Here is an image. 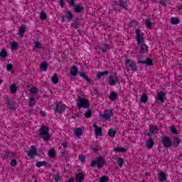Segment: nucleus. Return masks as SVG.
Wrapping results in <instances>:
<instances>
[{
    "instance_id": "48",
    "label": "nucleus",
    "mask_w": 182,
    "mask_h": 182,
    "mask_svg": "<svg viewBox=\"0 0 182 182\" xmlns=\"http://www.w3.org/2000/svg\"><path fill=\"white\" fill-rule=\"evenodd\" d=\"M84 116L87 117V119L92 117V110L88 109L87 112L84 114Z\"/></svg>"
},
{
    "instance_id": "63",
    "label": "nucleus",
    "mask_w": 182,
    "mask_h": 182,
    "mask_svg": "<svg viewBox=\"0 0 182 182\" xmlns=\"http://www.w3.org/2000/svg\"><path fill=\"white\" fill-rule=\"evenodd\" d=\"M160 4L161 6H165V8L167 6V4H166V2L164 1H161Z\"/></svg>"
},
{
    "instance_id": "13",
    "label": "nucleus",
    "mask_w": 182,
    "mask_h": 182,
    "mask_svg": "<svg viewBox=\"0 0 182 182\" xmlns=\"http://www.w3.org/2000/svg\"><path fill=\"white\" fill-rule=\"evenodd\" d=\"M73 9L75 14H82L85 12V7L82 6L80 4H76L74 6Z\"/></svg>"
},
{
    "instance_id": "29",
    "label": "nucleus",
    "mask_w": 182,
    "mask_h": 182,
    "mask_svg": "<svg viewBox=\"0 0 182 182\" xmlns=\"http://www.w3.org/2000/svg\"><path fill=\"white\" fill-rule=\"evenodd\" d=\"M51 81L54 85H58V83H59V77H58V73H54L51 78Z\"/></svg>"
},
{
    "instance_id": "3",
    "label": "nucleus",
    "mask_w": 182,
    "mask_h": 182,
    "mask_svg": "<svg viewBox=\"0 0 182 182\" xmlns=\"http://www.w3.org/2000/svg\"><path fill=\"white\" fill-rule=\"evenodd\" d=\"M106 164V160H105V158L103 156H98V159L96 161V159H94L90 164V167H96L97 166V168H102V167H105V165Z\"/></svg>"
},
{
    "instance_id": "43",
    "label": "nucleus",
    "mask_w": 182,
    "mask_h": 182,
    "mask_svg": "<svg viewBox=\"0 0 182 182\" xmlns=\"http://www.w3.org/2000/svg\"><path fill=\"white\" fill-rule=\"evenodd\" d=\"M74 133H75V136H77V137H79V136H82V129L77 128Z\"/></svg>"
},
{
    "instance_id": "39",
    "label": "nucleus",
    "mask_w": 182,
    "mask_h": 182,
    "mask_svg": "<svg viewBox=\"0 0 182 182\" xmlns=\"http://www.w3.org/2000/svg\"><path fill=\"white\" fill-rule=\"evenodd\" d=\"M16 90H18V87H16V85L13 84L10 86V92L11 93H16Z\"/></svg>"
},
{
    "instance_id": "1",
    "label": "nucleus",
    "mask_w": 182,
    "mask_h": 182,
    "mask_svg": "<svg viewBox=\"0 0 182 182\" xmlns=\"http://www.w3.org/2000/svg\"><path fill=\"white\" fill-rule=\"evenodd\" d=\"M135 33L136 35V42L138 45H141L139 49V53H141V55L139 56V58L143 59V57L146 56L147 55V52H149V46L144 44V34L141 33L140 29H136L135 31Z\"/></svg>"
},
{
    "instance_id": "19",
    "label": "nucleus",
    "mask_w": 182,
    "mask_h": 182,
    "mask_svg": "<svg viewBox=\"0 0 182 182\" xmlns=\"http://www.w3.org/2000/svg\"><path fill=\"white\" fill-rule=\"evenodd\" d=\"M95 130V136H102V127H99L96 124H93Z\"/></svg>"
},
{
    "instance_id": "26",
    "label": "nucleus",
    "mask_w": 182,
    "mask_h": 182,
    "mask_svg": "<svg viewBox=\"0 0 182 182\" xmlns=\"http://www.w3.org/2000/svg\"><path fill=\"white\" fill-rule=\"evenodd\" d=\"M76 180L77 182H82L85 180V174L83 173H79L76 175Z\"/></svg>"
},
{
    "instance_id": "45",
    "label": "nucleus",
    "mask_w": 182,
    "mask_h": 182,
    "mask_svg": "<svg viewBox=\"0 0 182 182\" xmlns=\"http://www.w3.org/2000/svg\"><path fill=\"white\" fill-rule=\"evenodd\" d=\"M28 103H29L30 107H33V106H35V105H36L35 98L31 97L29 101H28Z\"/></svg>"
},
{
    "instance_id": "33",
    "label": "nucleus",
    "mask_w": 182,
    "mask_h": 182,
    "mask_svg": "<svg viewBox=\"0 0 182 182\" xmlns=\"http://www.w3.org/2000/svg\"><path fill=\"white\" fill-rule=\"evenodd\" d=\"M9 157H10L11 159H14V157H15V154L6 151V154L4 156V159H8Z\"/></svg>"
},
{
    "instance_id": "64",
    "label": "nucleus",
    "mask_w": 182,
    "mask_h": 182,
    "mask_svg": "<svg viewBox=\"0 0 182 182\" xmlns=\"http://www.w3.org/2000/svg\"><path fill=\"white\" fill-rule=\"evenodd\" d=\"M76 117H79V112L74 114V116L72 117V119H76Z\"/></svg>"
},
{
    "instance_id": "32",
    "label": "nucleus",
    "mask_w": 182,
    "mask_h": 182,
    "mask_svg": "<svg viewBox=\"0 0 182 182\" xmlns=\"http://www.w3.org/2000/svg\"><path fill=\"white\" fill-rule=\"evenodd\" d=\"M147 100H149V97H147V94L143 93L141 96V103H147Z\"/></svg>"
},
{
    "instance_id": "28",
    "label": "nucleus",
    "mask_w": 182,
    "mask_h": 182,
    "mask_svg": "<svg viewBox=\"0 0 182 182\" xmlns=\"http://www.w3.org/2000/svg\"><path fill=\"white\" fill-rule=\"evenodd\" d=\"M80 77H82V79H85L87 83H92V80L86 75L85 73H80Z\"/></svg>"
},
{
    "instance_id": "4",
    "label": "nucleus",
    "mask_w": 182,
    "mask_h": 182,
    "mask_svg": "<svg viewBox=\"0 0 182 182\" xmlns=\"http://www.w3.org/2000/svg\"><path fill=\"white\" fill-rule=\"evenodd\" d=\"M77 107L78 109H89L90 104L89 103V100L80 97V95L77 96Z\"/></svg>"
},
{
    "instance_id": "40",
    "label": "nucleus",
    "mask_w": 182,
    "mask_h": 182,
    "mask_svg": "<svg viewBox=\"0 0 182 182\" xmlns=\"http://www.w3.org/2000/svg\"><path fill=\"white\" fill-rule=\"evenodd\" d=\"M0 56L1 58H3V59H5V58L8 56V53L6 52V50H5V48L2 49L1 52L0 53Z\"/></svg>"
},
{
    "instance_id": "20",
    "label": "nucleus",
    "mask_w": 182,
    "mask_h": 182,
    "mask_svg": "<svg viewBox=\"0 0 182 182\" xmlns=\"http://www.w3.org/2000/svg\"><path fill=\"white\" fill-rule=\"evenodd\" d=\"M154 146V141H153V137H150L146 140V147L147 149H153Z\"/></svg>"
},
{
    "instance_id": "35",
    "label": "nucleus",
    "mask_w": 182,
    "mask_h": 182,
    "mask_svg": "<svg viewBox=\"0 0 182 182\" xmlns=\"http://www.w3.org/2000/svg\"><path fill=\"white\" fill-rule=\"evenodd\" d=\"M171 23L172 25H178V23H180V18H176V17H172L171 18Z\"/></svg>"
},
{
    "instance_id": "6",
    "label": "nucleus",
    "mask_w": 182,
    "mask_h": 182,
    "mask_svg": "<svg viewBox=\"0 0 182 182\" xmlns=\"http://www.w3.org/2000/svg\"><path fill=\"white\" fill-rule=\"evenodd\" d=\"M162 144L165 149H168L173 146V141L167 136H164L161 139Z\"/></svg>"
},
{
    "instance_id": "14",
    "label": "nucleus",
    "mask_w": 182,
    "mask_h": 182,
    "mask_svg": "<svg viewBox=\"0 0 182 182\" xmlns=\"http://www.w3.org/2000/svg\"><path fill=\"white\" fill-rule=\"evenodd\" d=\"M114 5L119 6V8H124V9H127V2L124 0H119V2L114 1Z\"/></svg>"
},
{
    "instance_id": "9",
    "label": "nucleus",
    "mask_w": 182,
    "mask_h": 182,
    "mask_svg": "<svg viewBox=\"0 0 182 182\" xmlns=\"http://www.w3.org/2000/svg\"><path fill=\"white\" fill-rule=\"evenodd\" d=\"M79 26H80V18L79 17H75L70 24V28H73V29H79Z\"/></svg>"
},
{
    "instance_id": "11",
    "label": "nucleus",
    "mask_w": 182,
    "mask_h": 182,
    "mask_svg": "<svg viewBox=\"0 0 182 182\" xmlns=\"http://www.w3.org/2000/svg\"><path fill=\"white\" fill-rule=\"evenodd\" d=\"M138 63H142L143 65H146V66H154V63H153V59L150 58H147L146 60L141 61V60H138Z\"/></svg>"
},
{
    "instance_id": "21",
    "label": "nucleus",
    "mask_w": 182,
    "mask_h": 182,
    "mask_svg": "<svg viewBox=\"0 0 182 182\" xmlns=\"http://www.w3.org/2000/svg\"><path fill=\"white\" fill-rule=\"evenodd\" d=\"M26 31V26L21 25L18 30V35H21V38H23V34L25 33Z\"/></svg>"
},
{
    "instance_id": "30",
    "label": "nucleus",
    "mask_w": 182,
    "mask_h": 182,
    "mask_svg": "<svg viewBox=\"0 0 182 182\" xmlns=\"http://www.w3.org/2000/svg\"><path fill=\"white\" fill-rule=\"evenodd\" d=\"M149 131L151 132V133H154L155 134H157V133H159V128H157L156 125H151L149 127Z\"/></svg>"
},
{
    "instance_id": "52",
    "label": "nucleus",
    "mask_w": 182,
    "mask_h": 182,
    "mask_svg": "<svg viewBox=\"0 0 182 182\" xmlns=\"http://www.w3.org/2000/svg\"><path fill=\"white\" fill-rule=\"evenodd\" d=\"M7 106L10 110H16V107L14 105V102L11 104H9Z\"/></svg>"
},
{
    "instance_id": "38",
    "label": "nucleus",
    "mask_w": 182,
    "mask_h": 182,
    "mask_svg": "<svg viewBox=\"0 0 182 182\" xmlns=\"http://www.w3.org/2000/svg\"><path fill=\"white\" fill-rule=\"evenodd\" d=\"M41 43L39 41H34L33 45V49L35 50V49H41Z\"/></svg>"
},
{
    "instance_id": "61",
    "label": "nucleus",
    "mask_w": 182,
    "mask_h": 182,
    "mask_svg": "<svg viewBox=\"0 0 182 182\" xmlns=\"http://www.w3.org/2000/svg\"><path fill=\"white\" fill-rule=\"evenodd\" d=\"M55 181L54 182H59V174H57L55 177L54 178Z\"/></svg>"
},
{
    "instance_id": "57",
    "label": "nucleus",
    "mask_w": 182,
    "mask_h": 182,
    "mask_svg": "<svg viewBox=\"0 0 182 182\" xmlns=\"http://www.w3.org/2000/svg\"><path fill=\"white\" fill-rule=\"evenodd\" d=\"M14 66L12 64H7L6 69L9 72L13 69Z\"/></svg>"
},
{
    "instance_id": "37",
    "label": "nucleus",
    "mask_w": 182,
    "mask_h": 182,
    "mask_svg": "<svg viewBox=\"0 0 182 182\" xmlns=\"http://www.w3.org/2000/svg\"><path fill=\"white\" fill-rule=\"evenodd\" d=\"M4 101L6 103V105L8 106L9 105H11L12 102H14V100L9 99L8 97H4Z\"/></svg>"
},
{
    "instance_id": "59",
    "label": "nucleus",
    "mask_w": 182,
    "mask_h": 182,
    "mask_svg": "<svg viewBox=\"0 0 182 182\" xmlns=\"http://www.w3.org/2000/svg\"><path fill=\"white\" fill-rule=\"evenodd\" d=\"M61 155L63 156V157H68V153H66V151L64 150L63 152H61Z\"/></svg>"
},
{
    "instance_id": "18",
    "label": "nucleus",
    "mask_w": 182,
    "mask_h": 182,
    "mask_svg": "<svg viewBox=\"0 0 182 182\" xmlns=\"http://www.w3.org/2000/svg\"><path fill=\"white\" fill-rule=\"evenodd\" d=\"M158 180L159 181H161V182L167 181V176H166V173L160 172L159 173Z\"/></svg>"
},
{
    "instance_id": "55",
    "label": "nucleus",
    "mask_w": 182,
    "mask_h": 182,
    "mask_svg": "<svg viewBox=\"0 0 182 182\" xmlns=\"http://www.w3.org/2000/svg\"><path fill=\"white\" fill-rule=\"evenodd\" d=\"M17 164H18V161H16V159L11 160L10 163V166H11V167H15Z\"/></svg>"
},
{
    "instance_id": "24",
    "label": "nucleus",
    "mask_w": 182,
    "mask_h": 182,
    "mask_svg": "<svg viewBox=\"0 0 182 182\" xmlns=\"http://www.w3.org/2000/svg\"><path fill=\"white\" fill-rule=\"evenodd\" d=\"M40 69L43 72H46L48 70V63L46 61L41 62Z\"/></svg>"
},
{
    "instance_id": "5",
    "label": "nucleus",
    "mask_w": 182,
    "mask_h": 182,
    "mask_svg": "<svg viewBox=\"0 0 182 182\" xmlns=\"http://www.w3.org/2000/svg\"><path fill=\"white\" fill-rule=\"evenodd\" d=\"M53 110L55 113L62 114L65 110H66V105H63L59 102H55L54 105H51Z\"/></svg>"
},
{
    "instance_id": "23",
    "label": "nucleus",
    "mask_w": 182,
    "mask_h": 182,
    "mask_svg": "<svg viewBox=\"0 0 182 182\" xmlns=\"http://www.w3.org/2000/svg\"><path fill=\"white\" fill-rule=\"evenodd\" d=\"M71 76H76L77 75V67L75 65H73V67L70 70Z\"/></svg>"
},
{
    "instance_id": "8",
    "label": "nucleus",
    "mask_w": 182,
    "mask_h": 182,
    "mask_svg": "<svg viewBox=\"0 0 182 182\" xmlns=\"http://www.w3.org/2000/svg\"><path fill=\"white\" fill-rule=\"evenodd\" d=\"M126 65L131 69V70H134V72H137V65L134 64L133 60L131 59H127L126 60Z\"/></svg>"
},
{
    "instance_id": "47",
    "label": "nucleus",
    "mask_w": 182,
    "mask_h": 182,
    "mask_svg": "<svg viewBox=\"0 0 182 182\" xmlns=\"http://www.w3.org/2000/svg\"><path fill=\"white\" fill-rule=\"evenodd\" d=\"M124 163V159H123V158H119L117 160V164L120 166V167H123V164Z\"/></svg>"
},
{
    "instance_id": "16",
    "label": "nucleus",
    "mask_w": 182,
    "mask_h": 182,
    "mask_svg": "<svg viewBox=\"0 0 182 182\" xmlns=\"http://www.w3.org/2000/svg\"><path fill=\"white\" fill-rule=\"evenodd\" d=\"M65 18H66L69 22H70V21H73V18H75V16H73V12L72 11H65Z\"/></svg>"
},
{
    "instance_id": "17",
    "label": "nucleus",
    "mask_w": 182,
    "mask_h": 182,
    "mask_svg": "<svg viewBox=\"0 0 182 182\" xmlns=\"http://www.w3.org/2000/svg\"><path fill=\"white\" fill-rule=\"evenodd\" d=\"M36 166V167H38V168L42 167V166H45V167H47V168H50V167H52L50 164H49L48 162H46L45 161L37 162Z\"/></svg>"
},
{
    "instance_id": "31",
    "label": "nucleus",
    "mask_w": 182,
    "mask_h": 182,
    "mask_svg": "<svg viewBox=\"0 0 182 182\" xmlns=\"http://www.w3.org/2000/svg\"><path fill=\"white\" fill-rule=\"evenodd\" d=\"M116 133H117L116 129L110 128L108 131V136H109V137H114V136H116Z\"/></svg>"
},
{
    "instance_id": "36",
    "label": "nucleus",
    "mask_w": 182,
    "mask_h": 182,
    "mask_svg": "<svg viewBox=\"0 0 182 182\" xmlns=\"http://www.w3.org/2000/svg\"><path fill=\"white\" fill-rule=\"evenodd\" d=\"M48 156H49V157H50L51 159H55V157H56V151H55V149H51L48 151Z\"/></svg>"
},
{
    "instance_id": "41",
    "label": "nucleus",
    "mask_w": 182,
    "mask_h": 182,
    "mask_svg": "<svg viewBox=\"0 0 182 182\" xmlns=\"http://www.w3.org/2000/svg\"><path fill=\"white\" fill-rule=\"evenodd\" d=\"M114 151H115V153H126V149L124 148H114Z\"/></svg>"
},
{
    "instance_id": "50",
    "label": "nucleus",
    "mask_w": 182,
    "mask_h": 182,
    "mask_svg": "<svg viewBox=\"0 0 182 182\" xmlns=\"http://www.w3.org/2000/svg\"><path fill=\"white\" fill-rule=\"evenodd\" d=\"M151 25H153V23H151V22L150 21V19H147L146 20V27L148 28V29H150L151 28Z\"/></svg>"
},
{
    "instance_id": "56",
    "label": "nucleus",
    "mask_w": 182,
    "mask_h": 182,
    "mask_svg": "<svg viewBox=\"0 0 182 182\" xmlns=\"http://www.w3.org/2000/svg\"><path fill=\"white\" fill-rule=\"evenodd\" d=\"M130 26H137L139 25L138 21H131L129 23Z\"/></svg>"
},
{
    "instance_id": "46",
    "label": "nucleus",
    "mask_w": 182,
    "mask_h": 182,
    "mask_svg": "<svg viewBox=\"0 0 182 182\" xmlns=\"http://www.w3.org/2000/svg\"><path fill=\"white\" fill-rule=\"evenodd\" d=\"M11 47L13 50H16V49H18V43H16V41L11 43Z\"/></svg>"
},
{
    "instance_id": "27",
    "label": "nucleus",
    "mask_w": 182,
    "mask_h": 182,
    "mask_svg": "<svg viewBox=\"0 0 182 182\" xmlns=\"http://www.w3.org/2000/svg\"><path fill=\"white\" fill-rule=\"evenodd\" d=\"M106 75H109V71L99 72L97 74L96 79H102L103 76H106Z\"/></svg>"
},
{
    "instance_id": "22",
    "label": "nucleus",
    "mask_w": 182,
    "mask_h": 182,
    "mask_svg": "<svg viewBox=\"0 0 182 182\" xmlns=\"http://www.w3.org/2000/svg\"><path fill=\"white\" fill-rule=\"evenodd\" d=\"M180 143H181V139L178 137H175L173 138L172 146H173V147H178V146H180Z\"/></svg>"
},
{
    "instance_id": "2",
    "label": "nucleus",
    "mask_w": 182,
    "mask_h": 182,
    "mask_svg": "<svg viewBox=\"0 0 182 182\" xmlns=\"http://www.w3.org/2000/svg\"><path fill=\"white\" fill-rule=\"evenodd\" d=\"M38 133L44 141H49L50 140V134H49V127L48 126H42L39 129Z\"/></svg>"
},
{
    "instance_id": "44",
    "label": "nucleus",
    "mask_w": 182,
    "mask_h": 182,
    "mask_svg": "<svg viewBox=\"0 0 182 182\" xmlns=\"http://www.w3.org/2000/svg\"><path fill=\"white\" fill-rule=\"evenodd\" d=\"M47 18H48V16L46 15V13L41 12L40 14V19H41V21H45Z\"/></svg>"
},
{
    "instance_id": "10",
    "label": "nucleus",
    "mask_w": 182,
    "mask_h": 182,
    "mask_svg": "<svg viewBox=\"0 0 182 182\" xmlns=\"http://www.w3.org/2000/svg\"><path fill=\"white\" fill-rule=\"evenodd\" d=\"M108 82L109 85L111 86H114L116 85L117 82H119V77H117V76L111 75L108 78Z\"/></svg>"
},
{
    "instance_id": "42",
    "label": "nucleus",
    "mask_w": 182,
    "mask_h": 182,
    "mask_svg": "<svg viewBox=\"0 0 182 182\" xmlns=\"http://www.w3.org/2000/svg\"><path fill=\"white\" fill-rule=\"evenodd\" d=\"M170 130L172 134H177L178 133V131L176 129V127L173 125L170 127Z\"/></svg>"
},
{
    "instance_id": "51",
    "label": "nucleus",
    "mask_w": 182,
    "mask_h": 182,
    "mask_svg": "<svg viewBox=\"0 0 182 182\" xmlns=\"http://www.w3.org/2000/svg\"><path fill=\"white\" fill-rule=\"evenodd\" d=\"M38 93V87H33L31 88V95H36Z\"/></svg>"
},
{
    "instance_id": "25",
    "label": "nucleus",
    "mask_w": 182,
    "mask_h": 182,
    "mask_svg": "<svg viewBox=\"0 0 182 182\" xmlns=\"http://www.w3.org/2000/svg\"><path fill=\"white\" fill-rule=\"evenodd\" d=\"M100 49L102 53H106L107 50H110V46H109V44L103 43Z\"/></svg>"
},
{
    "instance_id": "15",
    "label": "nucleus",
    "mask_w": 182,
    "mask_h": 182,
    "mask_svg": "<svg viewBox=\"0 0 182 182\" xmlns=\"http://www.w3.org/2000/svg\"><path fill=\"white\" fill-rule=\"evenodd\" d=\"M157 99L160 103H164L166 102V93L163 91L158 92Z\"/></svg>"
},
{
    "instance_id": "12",
    "label": "nucleus",
    "mask_w": 182,
    "mask_h": 182,
    "mask_svg": "<svg viewBox=\"0 0 182 182\" xmlns=\"http://www.w3.org/2000/svg\"><path fill=\"white\" fill-rule=\"evenodd\" d=\"M112 114H113V111L111 109H106L105 110L104 114H101V117L105 120H107V119H110V117H112Z\"/></svg>"
},
{
    "instance_id": "60",
    "label": "nucleus",
    "mask_w": 182,
    "mask_h": 182,
    "mask_svg": "<svg viewBox=\"0 0 182 182\" xmlns=\"http://www.w3.org/2000/svg\"><path fill=\"white\" fill-rule=\"evenodd\" d=\"M58 2L60 4L61 8H63V6H65V1L60 0Z\"/></svg>"
},
{
    "instance_id": "34",
    "label": "nucleus",
    "mask_w": 182,
    "mask_h": 182,
    "mask_svg": "<svg viewBox=\"0 0 182 182\" xmlns=\"http://www.w3.org/2000/svg\"><path fill=\"white\" fill-rule=\"evenodd\" d=\"M117 99V93L115 92H112L109 95V100H112V102H114Z\"/></svg>"
},
{
    "instance_id": "49",
    "label": "nucleus",
    "mask_w": 182,
    "mask_h": 182,
    "mask_svg": "<svg viewBox=\"0 0 182 182\" xmlns=\"http://www.w3.org/2000/svg\"><path fill=\"white\" fill-rule=\"evenodd\" d=\"M100 182H109V177L102 176L100 179Z\"/></svg>"
},
{
    "instance_id": "58",
    "label": "nucleus",
    "mask_w": 182,
    "mask_h": 182,
    "mask_svg": "<svg viewBox=\"0 0 182 182\" xmlns=\"http://www.w3.org/2000/svg\"><path fill=\"white\" fill-rule=\"evenodd\" d=\"M86 159V157L85 156V155H80V161L83 162L85 161V160Z\"/></svg>"
},
{
    "instance_id": "53",
    "label": "nucleus",
    "mask_w": 182,
    "mask_h": 182,
    "mask_svg": "<svg viewBox=\"0 0 182 182\" xmlns=\"http://www.w3.org/2000/svg\"><path fill=\"white\" fill-rule=\"evenodd\" d=\"M94 153H97L100 150V146L99 145H95L94 148L92 149Z\"/></svg>"
},
{
    "instance_id": "54",
    "label": "nucleus",
    "mask_w": 182,
    "mask_h": 182,
    "mask_svg": "<svg viewBox=\"0 0 182 182\" xmlns=\"http://www.w3.org/2000/svg\"><path fill=\"white\" fill-rule=\"evenodd\" d=\"M68 4L69 6H73V8L76 5L75 4V0H68Z\"/></svg>"
},
{
    "instance_id": "7",
    "label": "nucleus",
    "mask_w": 182,
    "mask_h": 182,
    "mask_svg": "<svg viewBox=\"0 0 182 182\" xmlns=\"http://www.w3.org/2000/svg\"><path fill=\"white\" fill-rule=\"evenodd\" d=\"M36 154H38V151L36 150V146L32 145L30 147V149L28 152V156L31 159H35V156H36Z\"/></svg>"
},
{
    "instance_id": "62",
    "label": "nucleus",
    "mask_w": 182,
    "mask_h": 182,
    "mask_svg": "<svg viewBox=\"0 0 182 182\" xmlns=\"http://www.w3.org/2000/svg\"><path fill=\"white\" fill-rule=\"evenodd\" d=\"M62 146L63 147V150H65L66 147H68V142L62 144Z\"/></svg>"
}]
</instances>
